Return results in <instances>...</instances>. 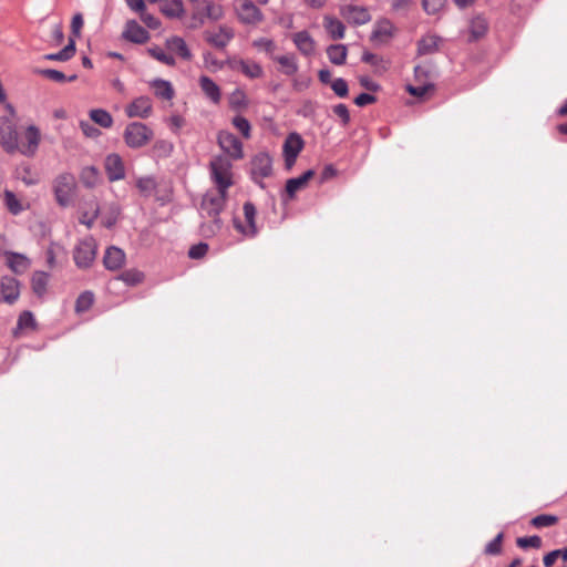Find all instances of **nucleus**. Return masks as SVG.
<instances>
[{
  "instance_id": "1",
  "label": "nucleus",
  "mask_w": 567,
  "mask_h": 567,
  "mask_svg": "<svg viewBox=\"0 0 567 567\" xmlns=\"http://www.w3.org/2000/svg\"><path fill=\"white\" fill-rule=\"evenodd\" d=\"M227 193L228 190L216 188L206 192L203 196L200 203V216L203 218L210 219L209 221H204L200 225V230L204 236L212 237L220 230L223 223L219 218V214L225 208Z\"/></svg>"
},
{
  "instance_id": "2",
  "label": "nucleus",
  "mask_w": 567,
  "mask_h": 567,
  "mask_svg": "<svg viewBox=\"0 0 567 567\" xmlns=\"http://www.w3.org/2000/svg\"><path fill=\"white\" fill-rule=\"evenodd\" d=\"M209 175L218 189L228 190L234 184L233 163L225 155H215L209 162Z\"/></svg>"
},
{
  "instance_id": "3",
  "label": "nucleus",
  "mask_w": 567,
  "mask_h": 567,
  "mask_svg": "<svg viewBox=\"0 0 567 567\" xmlns=\"http://www.w3.org/2000/svg\"><path fill=\"white\" fill-rule=\"evenodd\" d=\"M8 115L0 116V145L7 153L17 151L19 132L16 122V111L12 105L6 106Z\"/></svg>"
},
{
  "instance_id": "4",
  "label": "nucleus",
  "mask_w": 567,
  "mask_h": 567,
  "mask_svg": "<svg viewBox=\"0 0 567 567\" xmlns=\"http://www.w3.org/2000/svg\"><path fill=\"white\" fill-rule=\"evenodd\" d=\"M55 202L61 207L70 206L76 195L78 184L74 175L62 173L52 183Z\"/></svg>"
},
{
  "instance_id": "5",
  "label": "nucleus",
  "mask_w": 567,
  "mask_h": 567,
  "mask_svg": "<svg viewBox=\"0 0 567 567\" xmlns=\"http://www.w3.org/2000/svg\"><path fill=\"white\" fill-rule=\"evenodd\" d=\"M154 138V131L142 122L128 123L123 132V140L128 148L138 150L148 145Z\"/></svg>"
},
{
  "instance_id": "6",
  "label": "nucleus",
  "mask_w": 567,
  "mask_h": 567,
  "mask_svg": "<svg viewBox=\"0 0 567 567\" xmlns=\"http://www.w3.org/2000/svg\"><path fill=\"white\" fill-rule=\"evenodd\" d=\"M225 10L221 4L215 3L209 0H204L199 7H197L190 18L189 28L198 29L203 27L207 21H219L224 18Z\"/></svg>"
},
{
  "instance_id": "7",
  "label": "nucleus",
  "mask_w": 567,
  "mask_h": 567,
  "mask_svg": "<svg viewBox=\"0 0 567 567\" xmlns=\"http://www.w3.org/2000/svg\"><path fill=\"white\" fill-rule=\"evenodd\" d=\"M41 143V132L34 124L27 125L17 140V151L20 154L32 157Z\"/></svg>"
},
{
  "instance_id": "8",
  "label": "nucleus",
  "mask_w": 567,
  "mask_h": 567,
  "mask_svg": "<svg viewBox=\"0 0 567 567\" xmlns=\"http://www.w3.org/2000/svg\"><path fill=\"white\" fill-rule=\"evenodd\" d=\"M97 245L93 237H85L80 240L73 250V259L78 268L87 269L96 257Z\"/></svg>"
},
{
  "instance_id": "9",
  "label": "nucleus",
  "mask_w": 567,
  "mask_h": 567,
  "mask_svg": "<svg viewBox=\"0 0 567 567\" xmlns=\"http://www.w3.org/2000/svg\"><path fill=\"white\" fill-rule=\"evenodd\" d=\"M234 11L238 21L246 25H257L264 20L261 10L251 0H236Z\"/></svg>"
},
{
  "instance_id": "10",
  "label": "nucleus",
  "mask_w": 567,
  "mask_h": 567,
  "mask_svg": "<svg viewBox=\"0 0 567 567\" xmlns=\"http://www.w3.org/2000/svg\"><path fill=\"white\" fill-rule=\"evenodd\" d=\"M305 147V141L300 134L292 132L286 137L282 145L285 166L290 169L295 165L298 155Z\"/></svg>"
},
{
  "instance_id": "11",
  "label": "nucleus",
  "mask_w": 567,
  "mask_h": 567,
  "mask_svg": "<svg viewBox=\"0 0 567 567\" xmlns=\"http://www.w3.org/2000/svg\"><path fill=\"white\" fill-rule=\"evenodd\" d=\"M217 142L219 147L229 159L237 161L244 157L243 143L230 132L218 133Z\"/></svg>"
},
{
  "instance_id": "12",
  "label": "nucleus",
  "mask_w": 567,
  "mask_h": 567,
  "mask_svg": "<svg viewBox=\"0 0 567 567\" xmlns=\"http://www.w3.org/2000/svg\"><path fill=\"white\" fill-rule=\"evenodd\" d=\"M250 166L252 179L260 183L261 179L271 175L272 158L268 153L260 152L251 158Z\"/></svg>"
},
{
  "instance_id": "13",
  "label": "nucleus",
  "mask_w": 567,
  "mask_h": 567,
  "mask_svg": "<svg viewBox=\"0 0 567 567\" xmlns=\"http://www.w3.org/2000/svg\"><path fill=\"white\" fill-rule=\"evenodd\" d=\"M225 64L235 71H240L244 75L249 79H259L264 75L261 65L251 60H244L236 56L228 58Z\"/></svg>"
},
{
  "instance_id": "14",
  "label": "nucleus",
  "mask_w": 567,
  "mask_h": 567,
  "mask_svg": "<svg viewBox=\"0 0 567 567\" xmlns=\"http://www.w3.org/2000/svg\"><path fill=\"white\" fill-rule=\"evenodd\" d=\"M341 17L350 24L362 25L371 20V14L368 8L357 4H342L340 6Z\"/></svg>"
},
{
  "instance_id": "15",
  "label": "nucleus",
  "mask_w": 567,
  "mask_h": 567,
  "mask_svg": "<svg viewBox=\"0 0 567 567\" xmlns=\"http://www.w3.org/2000/svg\"><path fill=\"white\" fill-rule=\"evenodd\" d=\"M153 113V103L148 96L142 95L134 99L125 106V114L130 118H148Z\"/></svg>"
},
{
  "instance_id": "16",
  "label": "nucleus",
  "mask_w": 567,
  "mask_h": 567,
  "mask_svg": "<svg viewBox=\"0 0 567 567\" xmlns=\"http://www.w3.org/2000/svg\"><path fill=\"white\" fill-rule=\"evenodd\" d=\"M104 169L110 182H117L125 178V165L123 158L117 153L106 155Z\"/></svg>"
},
{
  "instance_id": "17",
  "label": "nucleus",
  "mask_w": 567,
  "mask_h": 567,
  "mask_svg": "<svg viewBox=\"0 0 567 567\" xmlns=\"http://www.w3.org/2000/svg\"><path fill=\"white\" fill-rule=\"evenodd\" d=\"M256 208L255 206L247 202L244 204V216L246 225L241 224L239 220L234 219L235 228L241 233L246 237H254L257 234L256 227Z\"/></svg>"
},
{
  "instance_id": "18",
  "label": "nucleus",
  "mask_w": 567,
  "mask_h": 567,
  "mask_svg": "<svg viewBox=\"0 0 567 567\" xmlns=\"http://www.w3.org/2000/svg\"><path fill=\"white\" fill-rule=\"evenodd\" d=\"M235 31L228 25H219L216 31H206L205 40L217 49H224L234 39Z\"/></svg>"
},
{
  "instance_id": "19",
  "label": "nucleus",
  "mask_w": 567,
  "mask_h": 567,
  "mask_svg": "<svg viewBox=\"0 0 567 567\" xmlns=\"http://www.w3.org/2000/svg\"><path fill=\"white\" fill-rule=\"evenodd\" d=\"M291 41L302 55L311 56L316 53V41L308 31L295 32L291 34Z\"/></svg>"
},
{
  "instance_id": "20",
  "label": "nucleus",
  "mask_w": 567,
  "mask_h": 567,
  "mask_svg": "<svg viewBox=\"0 0 567 567\" xmlns=\"http://www.w3.org/2000/svg\"><path fill=\"white\" fill-rule=\"evenodd\" d=\"M1 299L7 303H13L20 296L19 281L10 276H4L0 281Z\"/></svg>"
},
{
  "instance_id": "21",
  "label": "nucleus",
  "mask_w": 567,
  "mask_h": 567,
  "mask_svg": "<svg viewBox=\"0 0 567 567\" xmlns=\"http://www.w3.org/2000/svg\"><path fill=\"white\" fill-rule=\"evenodd\" d=\"M122 35L125 40L138 44L145 43L150 39L148 32L135 20H130L126 22Z\"/></svg>"
},
{
  "instance_id": "22",
  "label": "nucleus",
  "mask_w": 567,
  "mask_h": 567,
  "mask_svg": "<svg viewBox=\"0 0 567 567\" xmlns=\"http://www.w3.org/2000/svg\"><path fill=\"white\" fill-rule=\"evenodd\" d=\"M125 260L126 255L124 250L115 246L109 247L103 257L105 268L112 271L120 270L124 266Z\"/></svg>"
},
{
  "instance_id": "23",
  "label": "nucleus",
  "mask_w": 567,
  "mask_h": 567,
  "mask_svg": "<svg viewBox=\"0 0 567 567\" xmlns=\"http://www.w3.org/2000/svg\"><path fill=\"white\" fill-rule=\"evenodd\" d=\"M198 84L206 99H208L213 104L220 103L221 90L213 79L207 75H200L198 79Z\"/></svg>"
},
{
  "instance_id": "24",
  "label": "nucleus",
  "mask_w": 567,
  "mask_h": 567,
  "mask_svg": "<svg viewBox=\"0 0 567 567\" xmlns=\"http://www.w3.org/2000/svg\"><path fill=\"white\" fill-rule=\"evenodd\" d=\"M7 266L17 275L25 272L30 266L31 260L23 254L4 251Z\"/></svg>"
},
{
  "instance_id": "25",
  "label": "nucleus",
  "mask_w": 567,
  "mask_h": 567,
  "mask_svg": "<svg viewBox=\"0 0 567 567\" xmlns=\"http://www.w3.org/2000/svg\"><path fill=\"white\" fill-rule=\"evenodd\" d=\"M315 176V172L309 169L305 172L301 176L296 178H290L286 183L285 194L288 199H292L296 194L306 188L308 182Z\"/></svg>"
},
{
  "instance_id": "26",
  "label": "nucleus",
  "mask_w": 567,
  "mask_h": 567,
  "mask_svg": "<svg viewBox=\"0 0 567 567\" xmlns=\"http://www.w3.org/2000/svg\"><path fill=\"white\" fill-rule=\"evenodd\" d=\"M3 203L10 214L17 216L30 208V204L18 198L17 195L9 189L3 192Z\"/></svg>"
},
{
  "instance_id": "27",
  "label": "nucleus",
  "mask_w": 567,
  "mask_h": 567,
  "mask_svg": "<svg viewBox=\"0 0 567 567\" xmlns=\"http://www.w3.org/2000/svg\"><path fill=\"white\" fill-rule=\"evenodd\" d=\"M394 34V27L391 21L382 19L377 21L372 31L371 39L377 42L384 43L389 41Z\"/></svg>"
},
{
  "instance_id": "28",
  "label": "nucleus",
  "mask_w": 567,
  "mask_h": 567,
  "mask_svg": "<svg viewBox=\"0 0 567 567\" xmlns=\"http://www.w3.org/2000/svg\"><path fill=\"white\" fill-rule=\"evenodd\" d=\"M37 322L34 316L30 311H23L20 313L17 326L13 330L14 337L19 338L28 332L34 331Z\"/></svg>"
},
{
  "instance_id": "29",
  "label": "nucleus",
  "mask_w": 567,
  "mask_h": 567,
  "mask_svg": "<svg viewBox=\"0 0 567 567\" xmlns=\"http://www.w3.org/2000/svg\"><path fill=\"white\" fill-rule=\"evenodd\" d=\"M156 97L171 101L175 95L174 87L169 81L163 79H155L150 82Z\"/></svg>"
},
{
  "instance_id": "30",
  "label": "nucleus",
  "mask_w": 567,
  "mask_h": 567,
  "mask_svg": "<svg viewBox=\"0 0 567 567\" xmlns=\"http://www.w3.org/2000/svg\"><path fill=\"white\" fill-rule=\"evenodd\" d=\"M323 27L327 33L331 37V39H343L346 33V27L339 19L327 14L323 17Z\"/></svg>"
},
{
  "instance_id": "31",
  "label": "nucleus",
  "mask_w": 567,
  "mask_h": 567,
  "mask_svg": "<svg viewBox=\"0 0 567 567\" xmlns=\"http://www.w3.org/2000/svg\"><path fill=\"white\" fill-rule=\"evenodd\" d=\"M274 61L280 65L281 72L286 75H295L299 70L295 54L276 55L274 56Z\"/></svg>"
},
{
  "instance_id": "32",
  "label": "nucleus",
  "mask_w": 567,
  "mask_h": 567,
  "mask_svg": "<svg viewBox=\"0 0 567 567\" xmlns=\"http://www.w3.org/2000/svg\"><path fill=\"white\" fill-rule=\"evenodd\" d=\"M166 47L172 52H176L184 60H190L192 53L185 40L181 37H171L166 40Z\"/></svg>"
},
{
  "instance_id": "33",
  "label": "nucleus",
  "mask_w": 567,
  "mask_h": 567,
  "mask_svg": "<svg viewBox=\"0 0 567 567\" xmlns=\"http://www.w3.org/2000/svg\"><path fill=\"white\" fill-rule=\"evenodd\" d=\"M161 11L168 18H181L185 13L182 0H162Z\"/></svg>"
},
{
  "instance_id": "34",
  "label": "nucleus",
  "mask_w": 567,
  "mask_h": 567,
  "mask_svg": "<svg viewBox=\"0 0 567 567\" xmlns=\"http://www.w3.org/2000/svg\"><path fill=\"white\" fill-rule=\"evenodd\" d=\"M488 29V23L486 19L482 16H477L471 20L470 23V33L471 40L476 41L483 38Z\"/></svg>"
},
{
  "instance_id": "35",
  "label": "nucleus",
  "mask_w": 567,
  "mask_h": 567,
  "mask_svg": "<svg viewBox=\"0 0 567 567\" xmlns=\"http://www.w3.org/2000/svg\"><path fill=\"white\" fill-rule=\"evenodd\" d=\"M90 118L103 128L112 127L114 121L110 112L104 109H93L89 113Z\"/></svg>"
},
{
  "instance_id": "36",
  "label": "nucleus",
  "mask_w": 567,
  "mask_h": 567,
  "mask_svg": "<svg viewBox=\"0 0 567 567\" xmlns=\"http://www.w3.org/2000/svg\"><path fill=\"white\" fill-rule=\"evenodd\" d=\"M251 45L258 51L264 52L274 60L275 52L277 50L276 42L267 37H260L251 42Z\"/></svg>"
},
{
  "instance_id": "37",
  "label": "nucleus",
  "mask_w": 567,
  "mask_h": 567,
  "mask_svg": "<svg viewBox=\"0 0 567 567\" xmlns=\"http://www.w3.org/2000/svg\"><path fill=\"white\" fill-rule=\"evenodd\" d=\"M348 54L347 47L343 44H332L327 49V55L331 63L342 65L346 62Z\"/></svg>"
},
{
  "instance_id": "38",
  "label": "nucleus",
  "mask_w": 567,
  "mask_h": 567,
  "mask_svg": "<svg viewBox=\"0 0 567 567\" xmlns=\"http://www.w3.org/2000/svg\"><path fill=\"white\" fill-rule=\"evenodd\" d=\"M230 109L235 111L246 110L248 106V99L244 90L236 89L228 96Z\"/></svg>"
},
{
  "instance_id": "39",
  "label": "nucleus",
  "mask_w": 567,
  "mask_h": 567,
  "mask_svg": "<svg viewBox=\"0 0 567 567\" xmlns=\"http://www.w3.org/2000/svg\"><path fill=\"white\" fill-rule=\"evenodd\" d=\"M441 38L435 34H427L419 41L417 50L420 54H430L437 50Z\"/></svg>"
},
{
  "instance_id": "40",
  "label": "nucleus",
  "mask_w": 567,
  "mask_h": 567,
  "mask_svg": "<svg viewBox=\"0 0 567 567\" xmlns=\"http://www.w3.org/2000/svg\"><path fill=\"white\" fill-rule=\"evenodd\" d=\"M75 53V41L73 38L69 39L68 45L64 47L61 51L58 53H50L47 54L44 58L50 61H68L71 59Z\"/></svg>"
},
{
  "instance_id": "41",
  "label": "nucleus",
  "mask_w": 567,
  "mask_h": 567,
  "mask_svg": "<svg viewBox=\"0 0 567 567\" xmlns=\"http://www.w3.org/2000/svg\"><path fill=\"white\" fill-rule=\"evenodd\" d=\"M32 288H33V291L41 296L45 292V289H47V285L49 282V275L44 271H35L33 275H32Z\"/></svg>"
},
{
  "instance_id": "42",
  "label": "nucleus",
  "mask_w": 567,
  "mask_h": 567,
  "mask_svg": "<svg viewBox=\"0 0 567 567\" xmlns=\"http://www.w3.org/2000/svg\"><path fill=\"white\" fill-rule=\"evenodd\" d=\"M144 278H145L144 274L141 270L135 269V268L125 270L118 277V279H121L128 286H136V285L143 282Z\"/></svg>"
},
{
  "instance_id": "43",
  "label": "nucleus",
  "mask_w": 567,
  "mask_h": 567,
  "mask_svg": "<svg viewBox=\"0 0 567 567\" xmlns=\"http://www.w3.org/2000/svg\"><path fill=\"white\" fill-rule=\"evenodd\" d=\"M362 61L371 64L377 72H384L388 69V61L371 52H364L362 54Z\"/></svg>"
},
{
  "instance_id": "44",
  "label": "nucleus",
  "mask_w": 567,
  "mask_h": 567,
  "mask_svg": "<svg viewBox=\"0 0 567 567\" xmlns=\"http://www.w3.org/2000/svg\"><path fill=\"white\" fill-rule=\"evenodd\" d=\"M81 179L85 186L93 187L100 181V172L93 166L85 167L82 171Z\"/></svg>"
},
{
  "instance_id": "45",
  "label": "nucleus",
  "mask_w": 567,
  "mask_h": 567,
  "mask_svg": "<svg viewBox=\"0 0 567 567\" xmlns=\"http://www.w3.org/2000/svg\"><path fill=\"white\" fill-rule=\"evenodd\" d=\"M136 187L143 196H151L156 189V182L153 177H140Z\"/></svg>"
},
{
  "instance_id": "46",
  "label": "nucleus",
  "mask_w": 567,
  "mask_h": 567,
  "mask_svg": "<svg viewBox=\"0 0 567 567\" xmlns=\"http://www.w3.org/2000/svg\"><path fill=\"white\" fill-rule=\"evenodd\" d=\"M148 53L157 61L166 64V65H169V66H173L175 65V59L173 55L166 53L163 49H161L159 47H154V48H150L148 49Z\"/></svg>"
},
{
  "instance_id": "47",
  "label": "nucleus",
  "mask_w": 567,
  "mask_h": 567,
  "mask_svg": "<svg viewBox=\"0 0 567 567\" xmlns=\"http://www.w3.org/2000/svg\"><path fill=\"white\" fill-rule=\"evenodd\" d=\"M94 296L90 291H85L79 296L75 303L76 312L87 311L93 305Z\"/></svg>"
},
{
  "instance_id": "48",
  "label": "nucleus",
  "mask_w": 567,
  "mask_h": 567,
  "mask_svg": "<svg viewBox=\"0 0 567 567\" xmlns=\"http://www.w3.org/2000/svg\"><path fill=\"white\" fill-rule=\"evenodd\" d=\"M447 0H422V6L427 14H437L446 6Z\"/></svg>"
},
{
  "instance_id": "49",
  "label": "nucleus",
  "mask_w": 567,
  "mask_h": 567,
  "mask_svg": "<svg viewBox=\"0 0 567 567\" xmlns=\"http://www.w3.org/2000/svg\"><path fill=\"white\" fill-rule=\"evenodd\" d=\"M39 73L52 81H55V82L66 81V76L64 75V73L61 71L54 70V69L40 70ZM75 79H76V75H72V76L68 78V81L71 82V81H74Z\"/></svg>"
},
{
  "instance_id": "50",
  "label": "nucleus",
  "mask_w": 567,
  "mask_h": 567,
  "mask_svg": "<svg viewBox=\"0 0 567 567\" xmlns=\"http://www.w3.org/2000/svg\"><path fill=\"white\" fill-rule=\"evenodd\" d=\"M558 522L557 516L554 515H538L532 519V525L536 528L553 526Z\"/></svg>"
},
{
  "instance_id": "51",
  "label": "nucleus",
  "mask_w": 567,
  "mask_h": 567,
  "mask_svg": "<svg viewBox=\"0 0 567 567\" xmlns=\"http://www.w3.org/2000/svg\"><path fill=\"white\" fill-rule=\"evenodd\" d=\"M233 125L243 134L244 137H250V123L243 116H235L233 118Z\"/></svg>"
},
{
  "instance_id": "52",
  "label": "nucleus",
  "mask_w": 567,
  "mask_h": 567,
  "mask_svg": "<svg viewBox=\"0 0 567 567\" xmlns=\"http://www.w3.org/2000/svg\"><path fill=\"white\" fill-rule=\"evenodd\" d=\"M518 547L526 549L529 547L539 548L542 546V539L538 536L519 537L516 540Z\"/></svg>"
},
{
  "instance_id": "53",
  "label": "nucleus",
  "mask_w": 567,
  "mask_h": 567,
  "mask_svg": "<svg viewBox=\"0 0 567 567\" xmlns=\"http://www.w3.org/2000/svg\"><path fill=\"white\" fill-rule=\"evenodd\" d=\"M331 89L339 97H346L349 92L347 82L341 78H338L334 81H332Z\"/></svg>"
},
{
  "instance_id": "54",
  "label": "nucleus",
  "mask_w": 567,
  "mask_h": 567,
  "mask_svg": "<svg viewBox=\"0 0 567 567\" xmlns=\"http://www.w3.org/2000/svg\"><path fill=\"white\" fill-rule=\"evenodd\" d=\"M503 533H499L492 542L486 545L485 553L497 555L502 550Z\"/></svg>"
},
{
  "instance_id": "55",
  "label": "nucleus",
  "mask_w": 567,
  "mask_h": 567,
  "mask_svg": "<svg viewBox=\"0 0 567 567\" xmlns=\"http://www.w3.org/2000/svg\"><path fill=\"white\" fill-rule=\"evenodd\" d=\"M80 128L83 134L90 138H96L101 135V131L87 121H81Z\"/></svg>"
},
{
  "instance_id": "56",
  "label": "nucleus",
  "mask_w": 567,
  "mask_h": 567,
  "mask_svg": "<svg viewBox=\"0 0 567 567\" xmlns=\"http://www.w3.org/2000/svg\"><path fill=\"white\" fill-rule=\"evenodd\" d=\"M99 215V206L96 204L93 205L91 213L84 212L80 217V223L87 226L89 228L92 227L94 220L96 219Z\"/></svg>"
},
{
  "instance_id": "57",
  "label": "nucleus",
  "mask_w": 567,
  "mask_h": 567,
  "mask_svg": "<svg viewBox=\"0 0 567 567\" xmlns=\"http://www.w3.org/2000/svg\"><path fill=\"white\" fill-rule=\"evenodd\" d=\"M207 250H208V245L200 243L198 245L190 247V249L188 251V256L193 259H198V258H202L203 256H205Z\"/></svg>"
},
{
  "instance_id": "58",
  "label": "nucleus",
  "mask_w": 567,
  "mask_h": 567,
  "mask_svg": "<svg viewBox=\"0 0 567 567\" xmlns=\"http://www.w3.org/2000/svg\"><path fill=\"white\" fill-rule=\"evenodd\" d=\"M83 17L81 13H75L71 21V31L75 38L81 35V29L83 27Z\"/></svg>"
},
{
  "instance_id": "59",
  "label": "nucleus",
  "mask_w": 567,
  "mask_h": 567,
  "mask_svg": "<svg viewBox=\"0 0 567 567\" xmlns=\"http://www.w3.org/2000/svg\"><path fill=\"white\" fill-rule=\"evenodd\" d=\"M141 14V20L150 28V29H157L161 23L158 21L157 18H155L154 16H152L151 13H147L145 10L143 12L140 13Z\"/></svg>"
},
{
  "instance_id": "60",
  "label": "nucleus",
  "mask_w": 567,
  "mask_h": 567,
  "mask_svg": "<svg viewBox=\"0 0 567 567\" xmlns=\"http://www.w3.org/2000/svg\"><path fill=\"white\" fill-rule=\"evenodd\" d=\"M204 62H205V66L212 71L220 70L225 64V62L223 63V62L216 60L210 53H207L204 55Z\"/></svg>"
},
{
  "instance_id": "61",
  "label": "nucleus",
  "mask_w": 567,
  "mask_h": 567,
  "mask_svg": "<svg viewBox=\"0 0 567 567\" xmlns=\"http://www.w3.org/2000/svg\"><path fill=\"white\" fill-rule=\"evenodd\" d=\"M333 113L341 118L342 123L346 125L350 121V114L348 107L344 104H338L333 107Z\"/></svg>"
},
{
  "instance_id": "62",
  "label": "nucleus",
  "mask_w": 567,
  "mask_h": 567,
  "mask_svg": "<svg viewBox=\"0 0 567 567\" xmlns=\"http://www.w3.org/2000/svg\"><path fill=\"white\" fill-rule=\"evenodd\" d=\"M59 248V245L55 243H51L47 249V264L50 268L55 267V250Z\"/></svg>"
},
{
  "instance_id": "63",
  "label": "nucleus",
  "mask_w": 567,
  "mask_h": 567,
  "mask_svg": "<svg viewBox=\"0 0 567 567\" xmlns=\"http://www.w3.org/2000/svg\"><path fill=\"white\" fill-rule=\"evenodd\" d=\"M374 102H375V96L368 94V93H361L360 95H358L354 99V103L358 106H365V105L374 103Z\"/></svg>"
},
{
  "instance_id": "64",
  "label": "nucleus",
  "mask_w": 567,
  "mask_h": 567,
  "mask_svg": "<svg viewBox=\"0 0 567 567\" xmlns=\"http://www.w3.org/2000/svg\"><path fill=\"white\" fill-rule=\"evenodd\" d=\"M293 22H295L293 16L291 13L278 18V23L286 29H293L295 28Z\"/></svg>"
}]
</instances>
